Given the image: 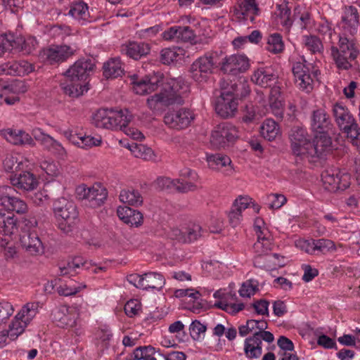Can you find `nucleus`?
I'll return each instance as SVG.
<instances>
[{
    "label": "nucleus",
    "mask_w": 360,
    "mask_h": 360,
    "mask_svg": "<svg viewBox=\"0 0 360 360\" xmlns=\"http://www.w3.org/2000/svg\"><path fill=\"white\" fill-rule=\"evenodd\" d=\"M95 64L90 58L77 60L64 73L60 86L63 92L72 98H77L89 89L86 82L94 72Z\"/></svg>",
    "instance_id": "obj_1"
},
{
    "label": "nucleus",
    "mask_w": 360,
    "mask_h": 360,
    "mask_svg": "<svg viewBox=\"0 0 360 360\" xmlns=\"http://www.w3.org/2000/svg\"><path fill=\"white\" fill-rule=\"evenodd\" d=\"M178 82L172 79L167 86L162 87L160 92L149 96L146 98L147 108L153 115H160L169 106L184 103L181 94L176 89Z\"/></svg>",
    "instance_id": "obj_2"
},
{
    "label": "nucleus",
    "mask_w": 360,
    "mask_h": 360,
    "mask_svg": "<svg viewBox=\"0 0 360 360\" xmlns=\"http://www.w3.org/2000/svg\"><path fill=\"white\" fill-rule=\"evenodd\" d=\"M338 38V47L331 46V56L339 69L349 70L359 55V49L353 39L341 35Z\"/></svg>",
    "instance_id": "obj_3"
},
{
    "label": "nucleus",
    "mask_w": 360,
    "mask_h": 360,
    "mask_svg": "<svg viewBox=\"0 0 360 360\" xmlns=\"http://www.w3.org/2000/svg\"><path fill=\"white\" fill-rule=\"evenodd\" d=\"M55 216L60 219L58 226L63 232L68 233L79 221L77 206L72 201L64 198H59L53 202Z\"/></svg>",
    "instance_id": "obj_4"
},
{
    "label": "nucleus",
    "mask_w": 360,
    "mask_h": 360,
    "mask_svg": "<svg viewBox=\"0 0 360 360\" xmlns=\"http://www.w3.org/2000/svg\"><path fill=\"white\" fill-rule=\"evenodd\" d=\"M37 308L36 304L27 303L15 316L7 330V335L11 340H15L24 332L25 328L35 316Z\"/></svg>",
    "instance_id": "obj_5"
},
{
    "label": "nucleus",
    "mask_w": 360,
    "mask_h": 360,
    "mask_svg": "<svg viewBox=\"0 0 360 360\" xmlns=\"http://www.w3.org/2000/svg\"><path fill=\"white\" fill-rule=\"evenodd\" d=\"M290 148L292 154L300 160L307 158L311 141L306 129L302 127H294L289 133Z\"/></svg>",
    "instance_id": "obj_6"
},
{
    "label": "nucleus",
    "mask_w": 360,
    "mask_h": 360,
    "mask_svg": "<svg viewBox=\"0 0 360 360\" xmlns=\"http://www.w3.org/2000/svg\"><path fill=\"white\" fill-rule=\"evenodd\" d=\"M238 137V131L231 123L224 122L218 124L212 131L210 142L217 148H224Z\"/></svg>",
    "instance_id": "obj_7"
},
{
    "label": "nucleus",
    "mask_w": 360,
    "mask_h": 360,
    "mask_svg": "<svg viewBox=\"0 0 360 360\" xmlns=\"http://www.w3.org/2000/svg\"><path fill=\"white\" fill-rule=\"evenodd\" d=\"M214 66V53H206L192 63L190 68L191 76L197 82H204L212 73Z\"/></svg>",
    "instance_id": "obj_8"
},
{
    "label": "nucleus",
    "mask_w": 360,
    "mask_h": 360,
    "mask_svg": "<svg viewBox=\"0 0 360 360\" xmlns=\"http://www.w3.org/2000/svg\"><path fill=\"white\" fill-rule=\"evenodd\" d=\"M222 89L224 90L215 103V111L221 117H232L237 112L238 99L230 89H226L224 86Z\"/></svg>",
    "instance_id": "obj_9"
},
{
    "label": "nucleus",
    "mask_w": 360,
    "mask_h": 360,
    "mask_svg": "<svg viewBox=\"0 0 360 360\" xmlns=\"http://www.w3.org/2000/svg\"><path fill=\"white\" fill-rule=\"evenodd\" d=\"M15 188L9 186L0 188V204L9 211L24 214L27 210L25 202L13 195Z\"/></svg>",
    "instance_id": "obj_10"
},
{
    "label": "nucleus",
    "mask_w": 360,
    "mask_h": 360,
    "mask_svg": "<svg viewBox=\"0 0 360 360\" xmlns=\"http://www.w3.org/2000/svg\"><path fill=\"white\" fill-rule=\"evenodd\" d=\"M193 120V112L187 108L169 111L164 116L165 124L175 129H183L188 127Z\"/></svg>",
    "instance_id": "obj_11"
},
{
    "label": "nucleus",
    "mask_w": 360,
    "mask_h": 360,
    "mask_svg": "<svg viewBox=\"0 0 360 360\" xmlns=\"http://www.w3.org/2000/svg\"><path fill=\"white\" fill-rule=\"evenodd\" d=\"M326 190L335 193L343 191L350 185V175L346 172H338L336 174L326 173L322 178Z\"/></svg>",
    "instance_id": "obj_12"
},
{
    "label": "nucleus",
    "mask_w": 360,
    "mask_h": 360,
    "mask_svg": "<svg viewBox=\"0 0 360 360\" xmlns=\"http://www.w3.org/2000/svg\"><path fill=\"white\" fill-rule=\"evenodd\" d=\"M76 50L67 45L51 46L42 51V57L49 64L63 63L73 56Z\"/></svg>",
    "instance_id": "obj_13"
},
{
    "label": "nucleus",
    "mask_w": 360,
    "mask_h": 360,
    "mask_svg": "<svg viewBox=\"0 0 360 360\" xmlns=\"http://www.w3.org/2000/svg\"><path fill=\"white\" fill-rule=\"evenodd\" d=\"M248 58L243 55H231L225 57L221 63V70L224 73L236 75L245 72L249 68Z\"/></svg>",
    "instance_id": "obj_14"
},
{
    "label": "nucleus",
    "mask_w": 360,
    "mask_h": 360,
    "mask_svg": "<svg viewBox=\"0 0 360 360\" xmlns=\"http://www.w3.org/2000/svg\"><path fill=\"white\" fill-rule=\"evenodd\" d=\"M233 13L238 20H250L255 23V17L259 15L260 10L256 0H238Z\"/></svg>",
    "instance_id": "obj_15"
},
{
    "label": "nucleus",
    "mask_w": 360,
    "mask_h": 360,
    "mask_svg": "<svg viewBox=\"0 0 360 360\" xmlns=\"http://www.w3.org/2000/svg\"><path fill=\"white\" fill-rule=\"evenodd\" d=\"M52 319L60 328H72L76 326L79 316L77 311L65 306L55 309L52 312Z\"/></svg>",
    "instance_id": "obj_16"
},
{
    "label": "nucleus",
    "mask_w": 360,
    "mask_h": 360,
    "mask_svg": "<svg viewBox=\"0 0 360 360\" xmlns=\"http://www.w3.org/2000/svg\"><path fill=\"white\" fill-rule=\"evenodd\" d=\"M19 224L17 218L11 212H0V240L4 244L8 243L12 236L18 232Z\"/></svg>",
    "instance_id": "obj_17"
},
{
    "label": "nucleus",
    "mask_w": 360,
    "mask_h": 360,
    "mask_svg": "<svg viewBox=\"0 0 360 360\" xmlns=\"http://www.w3.org/2000/svg\"><path fill=\"white\" fill-rule=\"evenodd\" d=\"M332 150V140L327 134L316 135L314 143L311 142L307 159L310 158H322Z\"/></svg>",
    "instance_id": "obj_18"
},
{
    "label": "nucleus",
    "mask_w": 360,
    "mask_h": 360,
    "mask_svg": "<svg viewBox=\"0 0 360 360\" xmlns=\"http://www.w3.org/2000/svg\"><path fill=\"white\" fill-rule=\"evenodd\" d=\"M292 71L295 84L300 89L309 92L313 89V79L309 74V68L301 62H296L292 65Z\"/></svg>",
    "instance_id": "obj_19"
},
{
    "label": "nucleus",
    "mask_w": 360,
    "mask_h": 360,
    "mask_svg": "<svg viewBox=\"0 0 360 360\" xmlns=\"http://www.w3.org/2000/svg\"><path fill=\"white\" fill-rule=\"evenodd\" d=\"M20 242L22 248L32 255H36L43 252L42 243L34 231H23L21 232Z\"/></svg>",
    "instance_id": "obj_20"
},
{
    "label": "nucleus",
    "mask_w": 360,
    "mask_h": 360,
    "mask_svg": "<svg viewBox=\"0 0 360 360\" xmlns=\"http://www.w3.org/2000/svg\"><path fill=\"white\" fill-rule=\"evenodd\" d=\"M311 129L319 134H327L332 127L329 115L323 109H317L311 115Z\"/></svg>",
    "instance_id": "obj_21"
},
{
    "label": "nucleus",
    "mask_w": 360,
    "mask_h": 360,
    "mask_svg": "<svg viewBox=\"0 0 360 360\" xmlns=\"http://www.w3.org/2000/svg\"><path fill=\"white\" fill-rule=\"evenodd\" d=\"M332 113L334 120L341 131L356 122L350 110L340 103H336L333 105Z\"/></svg>",
    "instance_id": "obj_22"
},
{
    "label": "nucleus",
    "mask_w": 360,
    "mask_h": 360,
    "mask_svg": "<svg viewBox=\"0 0 360 360\" xmlns=\"http://www.w3.org/2000/svg\"><path fill=\"white\" fill-rule=\"evenodd\" d=\"M26 91V87L22 81H16L9 85H5L0 92V105L4 103L8 105L15 104L20 98L16 95Z\"/></svg>",
    "instance_id": "obj_23"
},
{
    "label": "nucleus",
    "mask_w": 360,
    "mask_h": 360,
    "mask_svg": "<svg viewBox=\"0 0 360 360\" xmlns=\"http://www.w3.org/2000/svg\"><path fill=\"white\" fill-rule=\"evenodd\" d=\"M12 186L22 191H32L36 188L38 181L33 174L29 172H22L19 174L11 176Z\"/></svg>",
    "instance_id": "obj_24"
},
{
    "label": "nucleus",
    "mask_w": 360,
    "mask_h": 360,
    "mask_svg": "<svg viewBox=\"0 0 360 360\" xmlns=\"http://www.w3.org/2000/svg\"><path fill=\"white\" fill-rule=\"evenodd\" d=\"M278 75L269 68H259L252 75V81L264 88L271 87L278 81Z\"/></svg>",
    "instance_id": "obj_25"
},
{
    "label": "nucleus",
    "mask_w": 360,
    "mask_h": 360,
    "mask_svg": "<svg viewBox=\"0 0 360 360\" xmlns=\"http://www.w3.org/2000/svg\"><path fill=\"white\" fill-rule=\"evenodd\" d=\"M121 51L129 58L139 60L150 53V47L144 42L131 41L122 45Z\"/></svg>",
    "instance_id": "obj_26"
},
{
    "label": "nucleus",
    "mask_w": 360,
    "mask_h": 360,
    "mask_svg": "<svg viewBox=\"0 0 360 360\" xmlns=\"http://www.w3.org/2000/svg\"><path fill=\"white\" fill-rule=\"evenodd\" d=\"M117 213L123 222L131 226H138L143 222L142 214L128 206L119 207Z\"/></svg>",
    "instance_id": "obj_27"
},
{
    "label": "nucleus",
    "mask_w": 360,
    "mask_h": 360,
    "mask_svg": "<svg viewBox=\"0 0 360 360\" xmlns=\"http://www.w3.org/2000/svg\"><path fill=\"white\" fill-rule=\"evenodd\" d=\"M108 197V192L105 187L96 184L89 188V196L86 205L91 207H100Z\"/></svg>",
    "instance_id": "obj_28"
},
{
    "label": "nucleus",
    "mask_w": 360,
    "mask_h": 360,
    "mask_svg": "<svg viewBox=\"0 0 360 360\" xmlns=\"http://www.w3.org/2000/svg\"><path fill=\"white\" fill-rule=\"evenodd\" d=\"M359 15L356 8L352 6H345L344 9V15L342 17L343 22V28L349 29V32L353 35L359 25Z\"/></svg>",
    "instance_id": "obj_29"
},
{
    "label": "nucleus",
    "mask_w": 360,
    "mask_h": 360,
    "mask_svg": "<svg viewBox=\"0 0 360 360\" xmlns=\"http://www.w3.org/2000/svg\"><path fill=\"white\" fill-rule=\"evenodd\" d=\"M1 134L3 136L8 142L14 145L19 144H34V141L32 137L25 131H15L11 129H7L1 131Z\"/></svg>",
    "instance_id": "obj_30"
},
{
    "label": "nucleus",
    "mask_w": 360,
    "mask_h": 360,
    "mask_svg": "<svg viewBox=\"0 0 360 360\" xmlns=\"http://www.w3.org/2000/svg\"><path fill=\"white\" fill-rule=\"evenodd\" d=\"M262 340L252 335L244 342V353L248 359H259L262 354Z\"/></svg>",
    "instance_id": "obj_31"
},
{
    "label": "nucleus",
    "mask_w": 360,
    "mask_h": 360,
    "mask_svg": "<svg viewBox=\"0 0 360 360\" xmlns=\"http://www.w3.org/2000/svg\"><path fill=\"white\" fill-rule=\"evenodd\" d=\"M207 161L209 167L212 169H219L221 167L229 165L226 169V175H231L233 173V167L231 166V160L229 157L222 154H214L207 156Z\"/></svg>",
    "instance_id": "obj_32"
},
{
    "label": "nucleus",
    "mask_w": 360,
    "mask_h": 360,
    "mask_svg": "<svg viewBox=\"0 0 360 360\" xmlns=\"http://www.w3.org/2000/svg\"><path fill=\"white\" fill-rule=\"evenodd\" d=\"M165 283V280L161 274L150 272L143 274V283L142 284H139V285L140 289L143 290H160L164 286Z\"/></svg>",
    "instance_id": "obj_33"
},
{
    "label": "nucleus",
    "mask_w": 360,
    "mask_h": 360,
    "mask_svg": "<svg viewBox=\"0 0 360 360\" xmlns=\"http://www.w3.org/2000/svg\"><path fill=\"white\" fill-rule=\"evenodd\" d=\"M277 8L278 11L276 14L278 23H280L286 30H289L294 21L290 8L285 2L278 5Z\"/></svg>",
    "instance_id": "obj_34"
},
{
    "label": "nucleus",
    "mask_w": 360,
    "mask_h": 360,
    "mask_svg": "<svg viewBox=\"0 0 360 360\" xmlns=\"http://www.w3.org/2000/svg\"><path fill=\"white\" fill-rule=\"evenodd\" d=\"M260 129L262 136L269 141L274 140L280 134L278 125L273 119H266Z\"/></svg>",
    "instance_id": "obj_35"
},
{
    "label": "nucleus",
    "mask_w": 360,
    "mask_h": 360,
    "mask_svg": "<svg viewBox=\"0 0 360 360\" xmlns=\"http://www.w3.org/2000/svg\"><path fill=\"white\" fill-rule=\"evenodd\" d=\"M86 264V262L82 257H75L71 261L68 262L65 265L59 267L60 275L74 276L78 273L77 271V269L85 267Z\"/></svg>",
    "instance_id": "obj_36"
},
{
    "label": "nucleus",
    "mask_w": 360,
    "mask_h": 360,
    "mask_svg": "<svg viewBox=\"0 0 360 360\" xmlns=\"http://www.w3.org/2000/svg\"><path fill=\"white\" fill-rule=\"evenodd\" d=\"M103 75L106 78L117 77L123 74L121 60L119 58H112L103 65Z\"/></svg>",
    "instance_id": "obj_37"
},
{
    "label": "nucleus",
    "mask_w": 360,
    "mask_h": 360,
    "mask_svg": "<svg viewBox=\"0 0 360 360\" xmlns=\"http://www.w3.org/2000/svg\"><path fill=\"white\" fill-rule=\"evenodd\" d=\"M272 247L271 242L266 234H259L257 236V240L253 245L254 252L257 257L262 255L269 256V252L271 251Z\"/></svg>",
    "instance_id": "obj_38"
},
{
    "label": "nucleus",
    "mask_w": 360,
    "mask_h": 360,
    "mask_svg": "<svg viewBox=\"0 0 360 360\" xmlns=\"http://www.w3.org/2000/svg\"><path fill=\"white\" fill-rule=\"evenodd\" d=\"M120 200L129 205L137 207L143 202V198L138 191L134 189L122 190L120 194Z\"/></svg>",
    "instance_id": "obj_39"
},
{
    "label": "nucleus",
    "mask_w": 360,
    "mask_h": 360,
    "mask_svg": "<svg viewBox=\"0 0 360 360\" xmlns=\"http://www.w3.org/2000/svg\"><path fill=\"white\" fill-rule=\"evenodd\" d=\"M88 6L83 1L73 3L69 11V14L77 20H86L89 16Z\"/></svg>",
    "instance_id": "obj_40"
},
{
    "label": "nucleus",
    "mask_w": 360,
    "mask_h": 360,
    "mask_svg": "<svg viewBox=\"0 0 360 360\" xmlns=\"http://www.w3.org/2000/svg\"><path fill=\"white\" fill-rule=\"evenodd\" d=\"M284 44L282 37L278 33H274L267 39L266 49L274 53H278L283 51Z\"/></svg>",
    "instance_id": "obj_41"
},
{
    "label": "nucleus",
    "mask_w": 360,
    "mask_h": 360,
    "mask_svg": "<svg viewBox=\"0 0 360 360\" xmlns=\"http://www.w3.org/2000/svg\"><path fill=\"white\" fill-rule=\"evenodd\" d=\"M110 110L108 109H99L93 115V123L98 128L108 129L111 127L109 124Z\"/></svg>",
    "instance_id": "obj_42"
},
{
    "label": "nucleus",
    "mask_w": 360,
    "mask_h": 360,
    "mask_svg": "<svg viewBox=\"0 0 360 360\" xmlns=\"http://www.w3.org/2000/svg\"><path fill=\"white\" fill-rule=\"evenodd\" d=\"M155 353V348L151 346H144L137 347L127 360H143L154 356Z\"/></svg>",
    "instance_id": "obj_43"
},
{
    "label": "nucleus",
    "mask_w": 360,
    "mask_h": 360,
    "mask_svg": "<svg viewBox=\"0 0 360 360\" xmlns=\"http://www.w3.org/2000/svg\"><path fill=\"white\" fill-rule=\"evenodd\" d=\"M113 117L114 118L111 119L114 120L115 122L117 124V127L115 130L120 129L123 131L131 120V115H128L127 110H125L124 111H113Z\"/></svg>",
    "instance_id": "obj_44"
},
{
    "label": "nucleus",
    "mask_w": 360,
    "mask_h": 360,
    "mask_svg": "<svg viewBox=\"0 0 360 360\" xmlns=\"http://www.w3.org/2000/svg\"><path fill=\"white\" fill-rule=\"evenodd\" d=\"M346 137L357 148H360V128L356 122L342 131Z\"/></svg>",
    "instance_id": "obj_45"
},
{
    "label": "nucleus",
    "mask_w": 360,
    "mask_h": 360,
    "mask_svg": "<svg viewBox=\"0 0 360 360\" xmlns=\"http://www.w3.org/2000/svg\"><path fill=\"white\" fill-rule=\"evenodd\" d=\"M134 157L143 160L150 159L153 155V152L150 148H147L141 144H133L129 148Z\"/></svg>",
    "instance_id": "obj_46"
},
{
    "label": "nucleus",
    "mask_w": 360,
    "mask_h": 360,
    "mask_svg": "<svg viewBox=\"0 0 360 360\" xmlns=\"http://www.w3.org/2000/svg\"><path fill=\"white\" fill-rule=\"evenodd\" d=\"M148 89L151 92L155 91L159 86L164 84V76L160 72H154L152 75H148L144 77Z\"/></svg>",
    "instance_id": "obj_47"
},
{
    "label": "nucleus",
    "mask_w": 360,
    "mask_h": 360,
    "mask_svg": "<svg viewBox=\"0 0 360 360\" xmlns=\"http://www.w3.org/2000/svg\"><path fill=\"white\" fill-rule=\"evenodd\" d=\"M131 84L132 90L136 94L145 95L152 93L148 88V85L144 77L138 79L137 77L134 75L131 78Z\"/></svg>",
    "instance_id": "obj_48"
},
{
    "label": "nucleus",
    "mask_w": 360,
    "mask_h": 360,
    "mask_svg": "<svg viewBox=\"0 0 360 360\" xmlns=\"http://www.w3.org/2000/svg\"><path fill=\"white\" fill-rule=\"evenodd\" d=\"M206 329V326L201 323L199 321L195 320L190 325V335L194 340H199L201 339L202 335L204 336Z\"/></svg>",
    "instance_id": "obj_49"
},
{
    "label": "nucleus",
    "mask_w": 360,
    "mask_h": 360,
    "mask_svg": "<svg viewBox=\"0 0 360 360\" xmlns=\"http://www.w3.org/2000/svg\"><path fill=\"white\" fill-rule=\"evenodd\" d=\"M257 290H259V289L257 285L255 283V281L253 280H248L242 284L239 290V294L242 297L250 298L252 295H254Z\"/></svg>",
    "instance_id": "obj_50"
},
{
    "label": "nucleus",
    "mask_w": 360,
    "mask_h": 360,
    "mask_svg": "<svg viewBox=\"0 0 360 360\" xmlns=\"http://www.w3.org/2000/svg\"><path fill=\"white\" fill-rule=\"evenodd\" d=\"M304 44L313 53L321 52L323 48L321 40L316 36H305Z\"/></svg>",
    "instance_id": "obj_51"
},
{
    "label": "nucleus",
    "mask_w": 360,
    "mask_h": 360,
    "mask_svg": "<svg viewBox=\"0 0 360 360\" xmlns=\"http://www.w3.org/2000/svg\"><path fill=\"white\" fill-rule=\"evenodd\" d=\"M40 167L47 175L51 176H57L60 174V169L56 163L52 160H44L40 163Z\"/></svg>",
    "instance_id": "obj_52"
},
{
    "label": "nucleus",
    "mask_w": 360,
    "mask_h": 360,
    "mask_svg": "<svg viewBox=\"0 0 360 360\" xmlns=\"http://www.w3.org/2000/svg\"><path fill=\"white\" fill-rule=\"evenodd\" d=\"M4 243L2 239L0 240V249L4 252L5 259L7 261L14 259L17 256V251L12 239L6 244Z\"/></svg>",
    "instance_id": "obj_53"
},
{
    "label": "nucleus",
    "mask_w": 360,
    "mask_h": 360,
    "mask_svg": "<svg viewBox=\"0 0 360 360\" xmlns=\"http://www.w3.org/2000/svg\"><path fill=\"white\" fill-rule=\"evenodd\" d=\"M201 231L202 228L199 224H194L188 226L184 232L186 234L185 243H190L196 240L201 236Z\"/></svg>",
    "instance_id": "obj_54"
},
{
    "label": "nucleus",
    "mask_w": 360,
    "mask_h": 360,
    "mask_svg": "<svg viewBox=\"0 0 360 360\" xmlns=\"http://www.w3.org/2000/svg\"><path fill=\"white\" fill-rule=\"evenodd\" d=\"M15 41L11 34H2L0 36V54L8 51L14 46Z\"/></svg>",
    "instance_id": "obj_55"
},
{
    "label": "nucleus",
    "mask_w": 360,
    "mask_h": 360,
    "mask_svg": "<svg viewBox=\"0 0 360 360\" xmlns=\"http://www.w3.org/2000/svg\"><path fill=\"white\" fill-rule=\"evenodd\" d=\"M269 106L272 113L278 120L283 118V105L281 99L275 98L274 101H269Z\"/></svg>",
    "instance_id": "obj_56"
},
{
    "label": "nucleus",
    "mask_w": 360,
    "mask_h": 360,
    "mask_svg": "<svg viewBox=\"0 0 360 360\" xmlns=\"http://www.w3.org/2000/svg\"><path fill=\"white\" fill-rule=\"evenodd\" d=\"M269 302L266 300H258L255 301L252 304V307L255 310L258 315L269 316Z\"/></svg>",
    "instance_id": "obj_57"
},
{
    "label": "nucleus",
    "mask_w": 360,
    "mask_h": 360,
    "mask_svg": "<svg viewBox=\"0 0 360 360\" xmlns=\"http://www.w3.org/2000/svg\"><path fill=\"white\" fill-rule=\"evenodd\" d=\"M12 304L8 302H0V325L7 320L13 313Z\"/></svg>",
    "instance_id": "obj_58"
},
{
    "label": "nucleus",
    "mask_w": 360,
    "mask_h": 360,
    "mask_svg": "<svg viewBox=\"0 0 360 360\" xmlns=\"http://www.w3.org/2000/svg\"><path fill=\"white\" fill-rule=\"evenodd\" d=\"M0 75L18 76L17 61H11L0 65Z\"/></svg>",
    "instance_id": "obj_59"
},
{
    "label": "nucleus",
    "mask_w": 360,
    "mask_h": 360,
    "mask_svg": "<svg viewBox=\"0 0 360 360\" xmlns=\"http://www.w3.org/2000/svg\"><path fill=\"white\" fill-rule=\"evenodd\" d=\"M230 90L234 93V95L237 98L239 96L241 97L246 96L250 91L248 85L244 82H240L239 84L234 83L231 84Z\"/></svg>",
    "instance_id": "obj_60"
},
{
    "label": "nucleus",
    "mask_w": 360,
    "mask_h": 360,
    "mask_svg": "<svg viewBox=\"0 0 360 360\" xmlns=\"http://www.w3.org/2000/svg\"><path fill=\"white\" fill-rule=\"evenodd\" d=\"M195 39L193 30L188 26H179L178 39L183 41H192Z\"/></svg>",
    "instance_id": "obj_61"
},
{
    "label": "nucleus",
    "mask_w": 360,
    "mask_h": 360,
    "mask_svg": "<svg viewBox=\"0 0 360 360\" xmlns=\"http://www.w3.org/2000/svg\"><path fill=\"white\" fill-rule=\"evenodd\" d=\"M197 189V185L192 182L181 181L179 179H176V181L174 191L179 193H187L189 191H196Z\"/></svg>",
    "instance_id": "obj_62"
},
{
    "label": "nucleus",
    "mask_w": 360,
    "mask_h": 360,
    "mask_svg": "<svg viewBox=\"0 0 360 360\" xmlns=\"http://www.w3.org/2000/svg\"><path fill=\"white\" fill-rule=\"evenodd\" d=\"M257 117V115L256 113L255 107L252 104L247 105L244 110L242 120L246 124H250L255 122Z\"/></svg>",
    "instance_id": "obj_63"
},
{
    "label": "nucleus",
    "mask_w": 360,
    "mask_h": 360,
    "mask_svg": "<svg viewBox=\"0 0 360 360\" xmlns=\"http://www.w3.org/2000/svg\"><path fill=\"white\" fill-rule=\"evenodd\" d=\"M176 179H171L168 177H160L156 180V186L160 190H174Z\"/></svg>",
    "instance_id": "obj_64"
}]
</instances>
